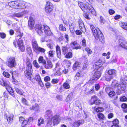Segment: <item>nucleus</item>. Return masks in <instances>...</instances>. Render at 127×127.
Listing matches in <instances>:
<instances>
[{
  "instance_id": "31",
  "label": "nucleus",
  "mask_w": 127,
  "mask_h": 127,
  "mask_svg": "<svg viewBox=\"0 0 127 127\" xmlns=\"http://www.w3.org/2000/svg\"><path fill=\"white\" fill-rule=\"evenodd\" d=\"M55 52L53 50H50L48 52V56L49 57H54V55L55 54Z\"/></svg>"
},
{
  "instance_id": "12",
  "label": "nucleus",
  "mask_w": 127,
  "mask_h": 127,
  "mask_svg": "<svg viewBox=\"0 0 127 127\" xmlns=\"http://www.w3.org/2000/svg\"><path fill=\"white\" fill-rule=\"evenodd\" d=\"M7 64V65L10 67H14L15 64V58L13 57H10L8 60Z\"/></svg>"
},
{
  "instance_id": "59",
  "label": "nucleus",
  "mask_w": 127,
  "mask_h": 127,
  "mask_svg": "<svg viewBox=\"0 0 127 127\" xmlns=\"http://www.w3.org/2000/svg\"><path fill=\"white\" fill-rule=\"evenodd\" d=\"M28 12L29 11L28 10H26L21 12L22 16L26 15L28 13Z\"/></svg>"
},
{
  "instance_id": "61",
  "label": "nucleus",
  "mask_w": 127,
  "mask_h": 127,
  "mask_svg": "<svg viewBox=\"0 0 127 127\" xmlns=\"http://www.w3.org/2000/svg\"><path fill=\"white\" fill-rule=\"evenodd\" d=\"M108 12L109 14L111 15L113 14L115 12L112 9L109 10Z\"/></svg>"
},
{
  "instance_id": "43",
  "label": "nucleus",
  "mask_w": 127,
  "mask_h": 127,
  "mask_svg": "<svg viewBox=\"0 0 127 127\" xmlns=\"http://www.w3.org/2000/svg\"><path fill=\"white\" fill-rule=\"evenodd\" d=\"M70 86L69 84L66 82L64 83V88L66 89H69L70 88Z\"/></svg>"
},
{
  "instance_id": "44",
  "label": "nucleus",
  "mask_w": 127,
  "mask_h": 127,
  "mask_svg": "<svg viewBox=\"0 0 127 127\" xmlns=\"http://www.w3.org/2000/svg\"><path fill=\"white\" fill-rule=\"evenodd\" d=\"M61 69V68H59V70L57 71L54 73V75L58 76L61 75V73L60 71Z\"/></svg>"
},
{
  "instance_id": "14",
  "label": "nucleus",
  "mask_w": 127,
  "mask_h": 127,
  "mask_svg": "<svg viewBox=\"0 0 127 127\" xmlns=\"http://www.w3.org/2000/svg\"><path fill=\"white\" fill-rule=\"evenodd\" d=\"M44 67L46 69H49L52 68L53 67V64L51 61L50 60L45 62V63L43 64Z\"/></svg>"
},
{
  "instance_id": "46",
  "label": "nucleus",
  "mask_w": 127,
  "mask_h": 127,
  "mask_svg": "<svg viewBox=\"0 0 127 127\" xmlns=\"http://www.w3.org/2000/svg\"><path fill=\"white\" fill-rule=\"evenodd\" d=\"M35 79L37 82H38L41 80V77L38 74H37L36 75L35 77Z\"/></svg>"
},
{
  "instance_id": "25",
  "label": "nucleus",
  "mask_w": 127,
  "mask_h": 127,
  "mask_svg": "<svg viewBox=\"0 0 127 127\" xmlns=\"http://www.w3.org/2000/svg\"><path fill=\"white\" fill-rule=\"evenodd\" d=\"M46 61L44 59L43 57L42 56H40L38 59V62L39 64L42 63L43 65L44 64Z\"/></svg>"
},
{
  "instance_id": "32",
  "label": "nucleus",
  "mask_w": 127,
  "mask_h": 127,
  "mask_svg": "<svg viewBox=\"0 0 127 127\" xmlns=\"http://www.w3.org/2000/svg\"><path fill=\"white\" fill-rule=\"evenodd\" d=\"M113 77L112 75H107L105 76V79L106 81H110L113 78Z\"/></svg>"
},
{
  "instance_id": "53",
  "label": "nucleus",
  "mask_w": 127,
  "mask_h": 127,
  "mask_svg": "<svg viewBox=\"0 0 127 127\" xmlns=\"http://www.w3.org/2000/svg\"><path fill=\"white\" fill-rule=\"evenodd\" d=\"M97 80V79H96L93 77L90 79V82L91 83H94Z\"/></svg>"
},
{
  "instance_id": "55",
  "label": "nucleus",
  "mask_w": 127,
  "mask_h": 127,
  "mask_svg": "<svg viewBox=\"0 0 127 127\" xmlns=\"http://www.w3.org/2000/svg\"><path fill=\"white\" fill-rule=\"evenodd\" d=\"M127 100V98L125 96H123L120 98V100L121 101H125Z\"/></svg>"
},
{
  "instance_id": "10",
  "label": "nucleus",
  "mask_w": 127,
  "mask_h": 127,
  "mask_svg": "<svg viewBox=\"0 0 127 127\" xmlns=\"http://www.w3.org/2000/svg\"><path fill=\"white\" fill-rule=\"evenodd\" d=\"M4 116L5 118L6 119L8 123L10 124H11L13 120L14 117L13 114L7 112L5 113Z\"/></svg>"
},
{
  "instance_id": "7",
  "label": "nucleus",
  "mask_w": 127,
  "mask_h": 127,
  "mask_svg": "<svg viewBox=\"0 0 127 127\" xmlns=\"http://www.w3.org/2000/svg\"><path fill=\"white\" fill-rule=\"evenodd\" d=\"M0 84L3 86H5L6 90L9 92L10 94L13 97H15L14 92L13 90L10 86V83L8 81H4L1 79L0 80Z\"/></svg>"
},
{
  "instance_id": "6",
  "label": "nucleus",
  "mask_w": 127,
  "mask_h": 127,
  "mask_svg": "<svg viewBox=\"0 0 127 127\" xmlns=\"http://www.w3.org/2000/svg\"><path fill=\"white\" fill-rule=\"evenodd\" d=\"M23 36V34H21L17 36L15 40L14 41L13 44L15 47L18 46L19 49L21 51L23 52L25 49V46L23 43V40L21 38Z\"/></svg>"
},
{
  "instance_id": "5",
  "label": "nucleus",
  "mask_w": 127,
  "mask_h": 127,
  "mask_svg": "<svg viewBox=\"0 0 127 127\" xmlns=\"http://www.w3.org/2000/svg\"><path fill=\"white\" fill-rule=\"evenodd\" d=\"M32 65L30 60L27 59L26 63V70L24 71V73L25 75L32 82H33L32 79Z\"/></svg>"
},
{
  "instance_id": "9",
  "label": "nucleus",
  "mask_w": 127,
  "mask_h": 127,
  "mask_svg": "<svg viewBox=\"0 0 127 127\" xmlns=\"http://www.w3.org/2000/svg\"><path fill=\"white\" fill-rule=\"evenodd\" d=\"M32 46L33 50L36 52L39 51L44 52L45 51L44 49L41 48L38 46L37 42L35 39H33L32 40Z\"/></svg>"
},
{
  "instance_id": "2",
  "label": "nucleus",
  "mask_w": 127,
  "mask_h": 127,
  "mask_svg": "<svg viewBox=\"0 0 127 127\" xmlns=\"http://www.w3.org/2000/svg\"><path fill=\"white\" fill-rule=\"evenodd\" d=\"M126 84H127V76H126L124 79H121L119 84L116 80L113 81L111 86L113 89L117 88L118 90L124 91L126 88L125 85Z\"/></svg>"
},
{
  "instance_id": "42",
  "label": "nucleus",
  "mask_w": 127,
  "mask_h": 127,
  "mask_svg": "<svg viewBox=\"0 0 127 127\" xmlns=\"http://www.w3.org/2000/svg\"><path fill=\"white\" fill-rule=\"evenodd\" d=\"M3 75L5 77L7 78L10 77V75L8 73L6 72H4L3 73Z\"/></svg>"
},
{
  "instance_id": "23",
  "label": "nucleus",
  "mask_w": 127,
  "mask_h": 127,
  "mask_svg": "<svg viewBox=\"0 0 127 127\" xmlns=\"http://www.w3.org/2000/svg\"><path fill=\"white\" fill-rule=\"evenodd\" d=\"M79 27L81 30L82 31V29H84V25L82 21L80 19L78 21Z\"/></svg>"
},
{
  "instance_id": "8",
  "label": "nucleus",
  "mask_w": 127,
  "mask_h": 127,
  "mask_svg": "<svg viewBox=\"0 0 127 127\" xmlns=\"http://www.w3.org/2000/svg\"><path fill=\"white\" fill-rule=\"evenodd\" d=\"M79 6L82 10L84 11H87L89 13H92V11H91V8L89 6L90 5L87 3L85 4L82 2H79Z\"/></svg>"
},
{
  "instance_id": "1",
  "label": "nucleus",
  "mask_w": 127,
  "mask_h": 127,
  "mask_svg": "<svg viewBox=\"0 0 127 127\" xmlns=\"http://www.w3.org/2000/svg\"><path fill=\"white\" fill-rule=\"evenodd\" d=\"M36 26L37 28L36 29V31L40 36L44 35L45 34L46 36H49L52 34L49 27L47 25L38 24Z\"/></svg>"
},
{
  "instance_id": "58",
  "label": "nucleus",
  "mask_w": 127,
  "mask_h": 127,
  "mask_svg": "<svg viewBox=\"0 0 127 127\" xmlns=\"http://www.w3.org/2000/svg\"><path fill=\"white\" fill-rule=\"evenodd\" d=\"M50 80V77L48 76H46L44 78V80L45 82H47L49 81Z\"/></svg>"
},
{
  "instance_id": "15",
  "label": "nucleus",
  "mask_w": 127,
  "mask_h": 127,
  "mask_svg": "<svg viewBox=\"0 0 127 127\" xmlns=\"http://www.w3.org/2000/svg\"><path fill=\"white\" fill-rule=\"evenodd\" d=\"M102 61L99 60L97 62L95 63L93 66V69L96 70H98L102 66Z\"/></svg>"
},
{
  "instance_id": "20",
  "label": "nucleus",
  "mask_w": 127,
  "mask_h": 127,
  "mask_svg": "<svg viewBox=\"0 0 127 127\" xmlns=\"http://www.w3.org/2000/svg\"><path fill=\"white\" fill-rule=\"evenodd\" d=\"M84 121L83 120H81L75 121L73 124V125L74 127H77L79 126L80 125L83 124Z\"/></svg>"
},
{
  "instance_id": "24",
  "label": "nucleus",
  "mask_w": 127,
  "mask_h": 127,
  "mask_svg": "<svg viewBox=\"0 0 127 127\" xmlns=\"http://www.w3.org/2000/svg\"><path fill=\"white\" fill-rule=\"evenodd\" d=\"M119 25L123 28L125 30H127V23L120 22H119Z\"/></svg>"
},
{
  "instance_id": "56",
  "label": "nucleus",
  "mask_w": 127,
  "mask_h": 127,
  "mask_svg": "<svg viewBox=\"0 0 127 127\" xmlns=\"http://www.w3.org/2000/svg\"><path fill=\"white\" fill-rule=\"evenodd\" d=\"M14 72L12 74V79H13L12 80V81L15 84H17L18 83V82L16 80H15L13 76V73H14Z\"/></svg>"
},
{
  "instance_id": "18",
  "label": "nucleus",
  "mask_w": 127,
  "mask_h": 127,
  "mask_svg": "<svg viewBox=\"0 0 127 127\" xmlns=\"http://www.w3.org/2000/svg\"><path fill=\"white\" fill-rule=\"evenodd\" d=\"M52 119L54 125L56 124L59 123L60 121V117L57 115H55L53 116Z\"/></svg>"
},
{
  "instance_id": "60",
  "label": "nucleus",
  "mask_w": 127,
  "mask_h": 127,
  "mask_svg": "<svg viewBox=\"0 0 127 127\" xmlns=\"http://www.w3.org/2000/svg\"><path fill=\"white\" fill-rule=\"evenodd\" d=\"M99 21L101 23H104L105 22V20L102 16L100 17V19Z\"/></svg>"
},
{
  "instance_id": "39",
  "label": "nucleus",
  "mask_w": 127,
  "mask_h": 127,
  "mask_svg": "<svg viewBox=\"0 0 127 127\" xmlns=\"http://www.w3.org/2000/svg\"><path fill=\"white\" fill-rule=\"evenodd\" d=\"M85 50L87 52L88 55L89 54H91L92 53V52L91 49H89V48L87 47L85 48Z\"/></svg>"
},
{
  "instance_id": "4",
  "label": "nucleus",
  "mask_w": 127,
  "mask_h": 127,
  "mask_svg": "<svg viewBox=\"0 0 127 127\" xmlns=\"http://www.w3.org/2000/svg\"><path fill=\"white\" fill-rule=\"evenodd\" d=\"M90 27L95 39L97 40L99 39L100 41L103 43L104 37L101 31L98 28L96 29L93 25H91Z\"/></svg>"
},
{
  "instance_id": "16",
  "label": "nucleus",
  "mask_w": 127,
  "mask_h": 127,
  "mask_svg": "<svg viewBox=\"0 0 127 127\" xmlns=\"http://www.w3.org/2000/svg\"><path fill=\"white\" fill-rule=\"evenodd\" d=\"M34 24V21L33 18L30 17L29 18L28 21V25L31 29L33 28Z\"/></svg>"
},
{
  "instance_id": "62",
  "label": "nucleus",
  "mask_w": 127,
  "mask_h": 127,
  "mask_svg": "<svg viewBox=\"0 0 127 127\" xmlns=\"http://www.w3.org/2000/svg\"><path fill=\"white\" fill-rule=\"evenodd\" d=\"M57 57L58 58H60L61 55L60 50L56 51Z\"/></svg>"
},
{
  "instance_id": "30",
  "label": "nucleus",
  "mask_w": 127,
  "mask_h": 127,
  "mask_svg": "<svg viewBox=\"0 0 127 127\" xmlns=\"http://www.w3.org/2000/svg\"><path fill=\"white\" fill-rule=\"evenodd\" d=\"M80 64V62H76L73 65V68L74 70H75L78 67H79Z\"/></svg>"
},
{
  "instance_id": "45",
  "label": "nucleus",
  "mask_w": 127,
  "mask_h": 127,
  "mask_svg": "<svg viewBox=\"0 0 127 127\" xmlns=\"http://www.w3.org/2000/svg\"><path fill=\"white\" fill-rule=\"evenodd\" d=\"M21 12L19 13H14L13 15L14 16H16L18 17H20L22 16Z\"/></svg>"
},
{
  "instance_id": "49",
  "label": "nucleus",
  "mask_w": 127,
  "mask_h": 127,
  "mask_svg": "<svg viewBox=\"0 0 127 127\" xmlns=\"http://www.w3.org/2000/svg\"><path fill=\"white\" fill-rule=\"evenodd\" d=\"M86 45V40L85 39H83L82 41V46L83 47H85Z\"/></svg>"
},
{
  "instance_id": "36",
  "label": "nucleus",
  "mask_w": 127,
  "mask_h": 127,
  "mask_svg": "<svg viewBox=\"0 0 127 127\" xmlns=\"http://www.w3.org/2000/svg\"><path fill=\"white\" fill-rule=\"evenodd\" d=\"M72 53L69 52L68 53H66L65 57L67 58H70L72 57Z\"/></svg>"
},
{
  "instance_id": "50",
  "label": "nucleus",
  "mask_w": 127,
  "mask_h": 127,
  "mask_svg": "<svg viewBox=\"0 0 127 127\" xmlns=\"http://www.w3.org/2000/svg\"><path fill=\"white\" fill-rule=\"evenodd\" d=\"M59 80V79H53L51 82L53 84H57L58 83Z\"/></svg>"
},
{
  "instance_id": "35",
  "label": "nucleus",
  "mask_w": 127,
  "mask_h": 127,
  "mask_svg": "<svg viewBox=\"0 0 127 127\" xmlns=\"http://www.w3.org/2000/svg\"><path fill=\"white\" fill-rule=\"evenodd\" d=\"M49 120L47 122V127H52V119H49Z\"/></svg>"
},
{
  "instance_id": "29",
  "label": "nucleus",
  "mask_w": 127,
  "mask_h": 127,
  "mask_svg": "<svg viewBox=\"0 0 127 127\" xmlns=\"http://www.w3.org/2000/svg\"><path fill=\"white\" fill-rule=\"evenodd\" d=\"M30 108L31 109L34 110L35 111H37L39 110V108L37 104H35L34 105L30 107Z\"/></svg>"
},
{
  "instance_id": "22",
  "label": "nucleus",
  "mask_w": 127,
  "mask_h": 127,
  "mask_svg": "<svg viewBox=\"0 0 127 127\" xmlns=\"http://www.w3.org/2000/svg\"><path fill=\"white\" fill-rule=\"evenodd\" d=\"M116 72V71L114 69L110 70H109L107 72L108 74V75H112V76H113V77L115 76Z\"/></svg>"
},
{
  "instance_id": "54",
  "label": "nucleus",
  "mask_w": 127,
  "mask_h": 127,
  "mask_svg": "<svg viewBox=\"0 0 127 127\" xmlns=\"http://www.w3.org/2000/svg\"><path fill=\"white\" fill-rule=\"evenodd\" d=\"M69 29L70 31L72 32H73L74 31V27L72 25L69 26Z\"/></svg>"
},
{
  "instance_id": "47",
  "label": "nucleus",
  "mask_w": 127,
  "mask_h": 127,
  "mask_svg": "<svg viewBox=\"0 0 127 127\" xmlns=\"http://www.w3.org/2000/svg\"><path fill=\"white\" fill-rule=\"evenodd\" d=\"M28 121L26 120H25L22 122V127H25L28 123Z\"/></svg>"
},
{
  "instance_id": "40",
  "label": "nucleus",
  "mask_w": 127,
  "mask_h": 127,
  "mask_svg": "<svg viewBox=\"0 0 127 127\" xmlns=\"http://www.w3.org/2000/svg\"><path fill=\"white\" fill-rule=\"evenodd\" d=\"M88 61H86L84 63V64L83 65V70L87 68V66L88 65Z\"/></svg>"
},
{
  "instance_id": "21",
  "label": "nucleus",
  "mask_w": 127,
  "mask_h": 127,
  "mask_svg": "<svg viewBox=\"0 0 127 127\" xmlns=\"http://www.w3.org/2000/svg\"><path fill=\"white\" fill-rule=\"evenodd\" d=\"M113 125L111 127H119V121L118 119H115L112 121Z\"/></svg>"
},
{
  "instance_id": "51",
  "label": "nucleus",
  "mask_w": 127,
  "mask_h": 127,
  "mask_svg": "<svg viewBox=\"0 0 127 127\" xmlns=\"http://www.w3.org/2000/svg\"><path fill=\"white\" fill-rule=\"evenodd\" d=\"M98 116L99 118L101 119H103L104 117V115L102 113L98 114Z\"/></svg>"
},
{
  "instance_id": "34",
  "label": "nucleus",
  "mask_w": 127,
  "mask_h": 127,
  "mask_svg": "<svg viewBox=\"0 0 127 127\" xmlns=\"http://www.w3.org/2000/svg\"><path fill=\"white\" fill-rule=\"evenodd\" d=\"M121 107L124 108V111L125 112H127V105L125 104H123L121 105Z\"/></svg>"
},
{
  "instance_id": "27",
  "label": "nucleus",
  "mask_w": 127,
  "mask_h": 127,
  "mask_svg": "<svg viewBox=\"0 0 127 127\" xmlns=\"http://www.w3.org/2000/svg\"><path fill=\"white\" fill-rule=\"evenodd\" d=\"M33 64L34 66L36 69H39L40 67V65L36 60H34L33 61Z\"/></svg>"
},
{
  "instance_id": "57",
  "label": "nucleus",
  "mask_w": 127,
  "mask_h": 127,
  "mask_svg": "<svg viewBox=\"0 0 127 127\" xmlns=\"http://www.w3.org/2000/svg\"><path fill=\"white\" fill-rule=\"evenodd\" d=\"M54 44L53 43H50L47 44V47L50 48V49H53V47Z\"/></svg>"
},
{
  "instance_id": "38",
  "label": "nucleus",
  "mask_w": 127,
  "mask_h": 127,
  "mask_svg": "<svg viewBox=\"0 0 127 127\" xmlns=\"http://www.w3.org/2000/svg\"><path fill=\"white\" fill-rule=\"evenodd\" d=\"M81 48V47L80 45L79 44L77 43L76 44V45L73 47L72 48L73 49H75L76 50L80 49Z\"/></svg>"
},
{
  "instance_id": "17",
  "label": "nucleus",
  "mask_w": 127,
  "mask_h": 127,
  "mask_svg": "<svg viewBox=\"0 0 127 127\" xmlns=\"http://www.w3.org/2000/svg\"><path fill=\"white\" fill-rule=\"evenodd\" d=\"M44 117L45 118L47 119H52L53 116L52 112L50 110L47 111L46 112Z\"/></svg>"
},
{
  "instance_id": "52",
  "label": "nucleus",
  "mask_w": 127,
  "mask_h": 127,
  "mask_svg": "<svg viewBox=\"0 0 127 127\" xmlns=\"http://www.w3.org/2000/svg\"><path fill=\"white\" fill-rule=\"evenodd\" d=\"M6 35L3 32L0 33V37L3 39L5 38L6 37Z\"/></svg>"
},
{
  "instance_id": "3",
  "label": "nucleus",
  "mask_w": 127,
  "mask_h": 127,
  "mask_svg": "<svg viewBox=\"0 0 127 127\" xmlns=\"http://www.w3.org/2000/svg\"><path fill=\"white\" fill-rule=\"evenodd\" d=\"M26 4V3L23 1H11L8 3V5H7L6 7L7 8H9L10 7L14 8L21 9L25 8Z\"/></svg>"
},
{
  "instance_id": "48",
  "label": "nucleus",
  "mask_w": 127,
  "mask_h": 127,
  "mask_svg": "<svg viewBox=\"0 0 127 127\" xmlns=\"http://www.w3.org/2000/svg\"><path fill=\"white\" fill-rule=\"evenodd\" d=\"M115 95V93L113 91H112L109 93V96L111 97L114 96Z\"/></svg>"
},
{
  "instance_id": "64",
  "label": "nucleus",
  "mask_w": 127,
  "mask_h": 127,
  "mask_svg": "<svg viewBox=\"0 0 127 127\" xmlns=\"http://www.w3.org/2000/svg\"><path fill=\"white\" fill-rule=\"evenodd\" d=\"M59 30L62 31H64V27L62 24L60 25L59 27Z\"/></svg>"
},
{
  "instance_id": "37",
  "label": "nucleus",
  "mask_w": 127,
  "mask_h": 127,
  "mask_svg": "<svg viewBox=\"0 0 127 127\" xmlns=\"http://www.w3.org/2000/svg\"><path fill=\"white\" fill-rule=\"evenodd\" d=\"M38 126H40L41 124H44V119L42 118H41L40 119H38Z\"/></svg>"
},
{
  "instance_id": "11",
  "label": "nucleus",
  "mask_w": 127,
  "mask_h": 127,
  "mask_svg": "<svg viewBox=\"0 0 127 127\" xmlns=\"http://www.w3.org/2000/svg\"><path fill=\"white\" fill-rule=\"evenodd\" d=\"M53 5L52 3L48 1L46 2V4L45 7V10L47 13H50L52 10Z\"/></svg>"
},
{
  "instance_id": "19",
  "label": "nucleus",
  "mask_w": 127,
  "mask_h": 127,
  "mask_svg": "<svg viewBox=\"0 0 127 127\" xmlns=\"http://www.w3.org/2000/svg\"><path fill=\"white\" fill-rule=\"evenodd\" d=\"M101 75V73L100 71L97 70L95 71L94 73L93 78L97 80L100 77Z\"/></svg>"
},
{
  "instance_id": "41",
  "label": "nucleus",
  "mask_w": 127,
  "mask_h": 127,
  "mask_svg": "<svg viewBox=\"0 0 127 127\" xmlns=\"http://www.w3.org/2000/svg\"><path fill=\"white\" fill-rule=\"evenodd\" d=\"M104 110V109L102 107H98L96 109V111L97 112H102Z\"/></svg>"
},
{
  "instance_id": "13",
  "label": "nucleus",
  "mask_w": 127,
  "mask_h": 127,
  "mask_svg": "<svg viewBox=\"0 0 127 127\" xmlns=\"http://www.w3.org/2000/svg\"><path fill=\"white\" fill-rule=\"evenodd\" d=\"M119 44L121 47L124 48H126V47L127 46V42L125 39L123 38H122L119 39Z\"/></svg>"
},
{
  "instance_id": "28",
  "label": "nucleus",
  "mask_w": 127,
  "mask_h": 127,
  "mask_svg": "<svg viewBox=\"0 0 127 127\" xmlns=\"http://www.w3.org/2000/svg\"><path fill=\"white\" fill-rule=\"evenodd\" d=\"M73 95V94L72 93H70L66 98V101L69 102L71 101Z\"/></svg>"
},
{
  "instance_id": "33",
  "label": "nucleus",
  "mask_w": 127,
  "mask_h": 127,
  "mask_svg": "<svg viewBox=\"0 0 127 127\" xmlns=\"http://www.w3.org/2000/svg\"><path fill=\"white\" fill-rule=\"evenodd\" d=\"M15 89L16 92L18 94H19L20 95H23V92L22 90H20L18 88H17L15 87Z\"/></svg>"
},
{
  "instance_id": "26",
  "label": "nucleus",
  "mask_w": 127,
  "mask_h": 127,
  "mask_svg": "<svg viewBox=\"0 0 127 127\" xmlns=\"http://www.w3.org/2000/svg\"><path fill=\"white\" fill-rule=\"evenodd\" d=\"M97 99V96H93L91 97V105L94 104L96 100Z\"/></svg>"
},
{
  "instance_id": "63",
  "label": "nucleus",
  "mask_w": 127,
  "mask_h": 127,
  "mask_svg": "<svg viewBox=\"0 0 127 127\" xmlns=\"http://www.w3.org/2000/svg\"><path fill=\"white\" fill-rule=\"evenodd\" d=\"M95 88L96 90L98 91L100 89V87L99 84H97L95 86Z\"/></svg>"
}]
</instances>
